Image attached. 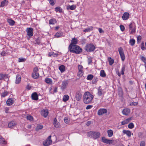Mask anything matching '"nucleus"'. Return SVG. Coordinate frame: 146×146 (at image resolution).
<instances>
[{"instance_id": "1", "label": "nucleus", "mask_w": 146, "mask_h": 146, "mask_svg": "<svg viewBox=\"0 0 146 146\" xmlns=\"http://www.w3.org/2000/svg\"><path fill=\"white\" fill-rule=\"evenodd\" d=\"M94 98V96L90 92H86L83 96L84 102L86 104H90L92 102Z\"/></svg>"}, {"instance_id": "2", "label": "nucleus", "mask_w": 146, "mask_h": 146, "mask_svg": "<svg viewBox=\"0 0 146 146\" xmlns=\"http://www.w3.org/2000/svg\"><path fill=\"white\" fill-rule=\"evenodd\" d=\"M68 49L70 52L77 54H80L82 51V49L79 46L76 45H72V44L69 45Z\"/></svg>"}, {"instance_id": "3", "label": "nucleus", "mask_w": 146, "mask_h": 146, "mask_svg": "<svg viewBox=\"0 0 146 146\" xmlns=\"http://www.w3.org/2000/svg\"><path fill=\"white\" fill-rule=\"evenodd\" d=\"M87 135L94 139H96L100 137V133L97 131H90L87 133Z\"/></svg>"}, {"instance_id": "4", "label": "nucleus", "mask_w": 146, "mask_h": 146, "mask_svg": "<svg viewBox=\"0 0 146 146\" xmlns=\"http://www.w3.org/2000/svg\"><path fill=\"white\" fill-rule=\"evenodd\" d=\"M85 50L87 52H91L94 51L95 49V46L92 44H87L85 47Z\"/></svg>"}, {"instance_id": "5", "label": "nucleus", "mask_w": 146, "mask_h": 146, "mask_svg": "<svg viewBox=\"0 0 146 146\" xmlns=\"http://www.w3.org/2000/svg\"><path fill=\"white\" fill-rule=\"evenodd\" d=\"M118 51L122 60L123 61L125 59V57L124 55L123 49L121 47L118 48Z\"/></svg>"}, {"instance_id": "6", "label": "nucleus", "mask_w": 146, "mask_h": 146, "mask_svg": "<svg viewBox=\"0 0 146 146\" xmlns=\"http://www.w3.org/2000/svg\"><path fill=\"white\" fill-rule=\"evenodd\" d=\"M38 69L37 68H35L34 69L33 72L32 74V76L34 79H37L38 78L39 75L38 72Z\"/></svg>"}, {"instance_id": "7", "label": "nucleus", "mask_w": 146, "mask_h": 146, "mask_svg": "<svg viewBox=\"0 0 146 146\" xmlns=\"http://www.w3.org/2000/svg\"><path fill=\"white\" fill-rule=\"evenodd\" d=\"M83 69V68L82 65H79L78 66V71L77 74L78 76L81 77L84 74Z\"/></svg>"}, {"instance_id": "8", "label": "nucleus", "mask_w": 146, "mask_h": 146, "mask_svg": "<svg viewBox=\"0 0 146 146\" xmlns=\"http://www.w3.org/2000/svg\"><path fill=\"white\" fill-rule=\"evenodd\" d=\"M51 136H49L48 138L43 142V144L44 146H47L50 145L52 143V141L51 139Z\"/></svg>"}, {"instance_id": "9", "label": "nucleus", "mask_w": 146, "mask_h": 146, "mask_svg": "<svg viewBox=\"0 0 146 146\" xmlns=\"http://www.w3.org/2000/svg\"><path fill=\"white\" fill-rule=\"evenodd\" d=\"M102 140L103 143L110 145L114 141L113 140H110L106 139L104 137H102Z\"/></svg>"}, {"instance_id": "10", "label": "nucleus", "mask_w": 146, "mask_h": 146, "mask_svg": "<svg viewBox=\"0 0 146 146\" xmlns=\"http://www.w3.org/2000/svg\"><path fill=\"white\" fill-rule=\"evenodd\" d=\"M33 29L32 27L27 28L26 30L27 35L29 37L32 36L33 35Z\"/></svg>"}, {"instance_id": "11", "label": "nucleus", "mask_w": 146, "mask_h": 146, "mask_svg": "<svg viewBox=\"0 0 146 146\" xmlns=\"http://www.w3.org/2000/svg\"><path fill=\"white\" fill-rule=\"evenodd\" d=\"M136 27L135 25L132 23H131L129 25V30L131 31L130 33L133 34L135 32Z\"/></svg>"}, {"instance_id": "12", "label": "nucleus", "mask_w": 146, "mask_h": 146, "mask_svg": "<svg viewBox=\"0 0 146 146\" xmlns=\"http://www.w3.org/2000/svg\"><path fill=\"white\" fill-rule=\"evenodd\" d=\"M107 110L105 108H101L99 109L97 112L98 115H101L107 112Z\"/></svg>"}, {"instance_id": "13", "label": "nucleus", "mask_w": 146, "mask_h": 146, "mask_svg": "<svg viewBox=\"0 0 146 146\" xmlns=\"http://www.w3.org/2000/svg\"><path fill=\"white\" fill-rule=\"evenodd\" d=\"M48 110L46 109L42 110L40 112L41 115L44 117H46L48 114Z\"/></svg>"}, {"instance_id": "14", "label": "nucleus", "mask_w": 146, "mask_h": 146, "mask_svg": "<svg viewBox=\"0 0 146 146\" xmlns=\"http://www.w3.org/2000/svg\"><path fill=\"white\" fill-rule=\"evenodd\" d=\"M98 95L99 96H103L105 93V92L104 91V90L102 89L101 88V86H100L98 89Z\"/></svg>"}, {"instance_id": "15", "label": "nucleus", "mask_w": 146, "mask_h": 146, "mask_svg": "<svg viewBox=\"0 0 146 146\" xmlns=\"http://www.w3.org/2000/svg\"><path fill=\"white\" fill-rule=\"evenodd\" d=\"M130 15L129 13L128 12H125L123 14V15L122 17V19L123 20H128L129 17Z\"/></svg>"}, {"instance_id": "16", "label": "nucleus", "mask_w": 146, "mask_h": 146, "mask_svg": "<svg viewBox=\"0 0 146 146\" xmlns=\"http://www.w3.org/2000/svg\"><path fill=\"white\" fill-rule=\"evenodd\" d=\"M68 84L67 81H63L61 84V88L62 90H64L66 88Z\"/></svg>"}, {"instance_id": "17", "label": "nucleus", "mask_w": 146, "mask_h": 146, "mask_svg": "<svg viewBox=\"0 0 146 146\" xmlns=\"http://www.w3.org/2000/svg\"><path fill=\"white\" fill-rule=\"evenodd\" d=\"M17 125L15 121H12L10 122L8 124V126L9 128H12L15 127Z\"/></svg>"}, {"instance_id": "18", "label": "nucleus", "mask_w": 146, "mask_h": 146, "mask_svg": "<svg viewBox=\"0 0 146 146\" xmlns=\"http://www.w3.org/2000/svg\"><path fill=\"white\" fill-rule=\"evenodd\" d=\"M130 111V110L129 109L126 108L123 110L122 113L123 115H127L129 113Z\"/></svg>"}, {"instance_id": "19", "label": "nucleus", "mask_w": 146, "mask_h": 146, "mask_svg": "<svg viewBox=\"0 0 146 146\" xmlns=\"http://www.w3.org/2000/svg\"><path fill=\"white\" fill-rule=\"evenodd\" d=\"M14 102V99L12 98L8 99L6 101V104L8 106H10L12 105Z\"/></svg>"}, {"instance_id": "20", "label": "nucleus", "mask_w": 146, "mask_h": 146, "mask_svg": "<svg viewBox=\"0 0 146 146\" xmlns=\"http://www.w3.org/2000/svg\"><path fill=\"white\" fill-rule=\"evenodd\" d=\"M81 97L82 94L80 92H77L76 93L75 95V98L77 101L80 100L81 98Z\"/></svg>"}, {"instance_id": "21", "label": "nucleus", "mask_w": 146, "mask_h": 146, "mask_svg": "<svg viewBox=\"0 0 146 146\" xmlns=\"http://www.w3.org/2000/svg\"><path fill=\"white\" fill-rule=\"evenodd\" d=\"M53 124L54 126L56 128H58L60 127V123L57 122V119L56 118L54 119Z\"/></svg>"}, {"instance_id": "22", "label": "nucleus", "mask_w": 146, "mask_h": 146, "mask_svg": "<svg viewBox=\"0 0 146 146\" xmlns=\"http://www.w3.org/2000/svg\"><path fill=\"white\" fill-rule=\"evenodd\" d=\"M21 80V77L20 75L18 74L16 76L15 83L17 84H19Z\"/></svg>"}, {"instance_id": "23", "label": "nucleus", "mask_w": 146, "mask_h": 146, "mask_svg": "<svg viewBox=\"0 0 146 146\" xmlns=\"http://www.w3.org/2000/svg\"><path fill=\"white\" fill-rule=\"evenodd\" d=\"M32 99L34 100H37L38 99V96L36 92H34L31 95Z\"/></svg>"}, {"instance_id": "24", "label": "nucleus", "mask_w": 146, "mask_h": 146, "mask_svg": "<svg viewBox=\"0 0 146 146\" xmlns=\"http://www.w3.org/2000/svg\"><path fill=\"white\" fill-rule=\"evenodd\" d=\"M7 21L9 23V24L11 26H13L15 23V21L11 19H7Z\"/></svg>"}, {"instance_id": "25", "label": "nucleus", "mask_w": 146, "mask_h": 146, "mask_svg": "<svg viewBox=\"0 0 146 146\" xmlns=\"http://www.w3.org/2000/svg\"><path fill=\"white\" fill-rule=\"evenodd\" d=\"M76 8V6L75 5H73L71 6L70 5H68L67 6V9L68 10H74Z\"/></svg>"}, {"instance_id": "26", "label": "nucleus", "mask_w": 146, "mask_h": 146, "mask_svg": "<svg viewBox=\"0 0 146 146\" xmlns=\"http://www.w3.org/2000/svg\"><path fill=\"white\" fill-rule=\"evenodd\" d=\"M123 133L124 134H126L128 137H129L131 136V132L130 131L124 130L123 131Z\"/></svg>"}, {"instance_id": "27", "label": "nucleus", "mask_w": 146, "mask_h": 146, "mask_svg": "<svg viewBox=\"0 0 146 146\" xmlns=\"http://www.w3.org/2000/svg\"><path fill=\"white\" fill-rule=\"evenodd\" d=\"M57 21L56 19L54 18L50 19L49 21V23L50 25H54L56 23Z\"/></svg>"}, {"instance_id": "28", "label": "nucleus", "mask_w": 146, "mask_h": 146, "mask_svg": "<svg viewBox=\"0 0 146 146\" xmlns=\"http://www.w3.org/2000/svg\"><path fill=\"white\" fill-rule=\"evenodd\" d=\"M131 120V118H128L126 119L121 122V123L122 125H124L127 124Z\"/></svg>"}, {"instance_id": "29", "label": "nucleus", "mask_w": 146, "mask_h": 146, "mask_svg": "<svg viewBox=\"0 0 146 146\" xmlns=\"http://www.w3.org/2000/svg\"><path fill=\"white\" fill-rule=\"evenodd\" d=\"M78 40L77 39L74 38L71 40V43L70 44H72V45H76L78 43Z\"/></svg>"}, {"instance_id": "30", "label": "nucleus", "mask_w": 146, "mask_h": 146, "mask_svg": "<svg viewBox=\"0 0 146 146\" xmlns=\"http://www.w3.org/2000/svg\"><path fill=\"white\" fill-rule=\"evenodd\" d=\"M44 81L47 84H52V81L51 79L48 78H46L45 79Z\"/></svg>"}, {"instance_id": "31", "label": "nucleus", "mask_w": 146, "mask_h": 146, "mask_svg": "<svg viewBox=\"0 0 146 146\" xmlns=\"http://www.w3.org/2000/svg\"><path fill=\"white\" fill-rule=\"evenodd\" d=\"M107 132L108 135V136L109 137H111L113 135V131L111 129H109L107 131Z\"/></svg>"}, {"instance_id": "32", "label": "nucleus", "mask_w": 146, "mask_h": 146, "mask_svg": "<svg viewBox=\"0 0 146 146\" xmlns=\"http://www.w3.org/2000/svg\"><path fill=\"white\" fill-rule=\"evenodd\" d=\"M69 97L68 95H65L63 97V101L64 102H67L69 100Z\"/></svg>"}, {"instance_id": "33", "label": "nucleus", "mask_w": 146, "mask_h": 146, "mask_svg": "<svg viewBox=\"0 0 146 146\" xmlns=\"http://www.w3.org/2000/svg\"><path fill=\"white\" fill-rule=\"evenodd\" d=\"M100 76L102 77H104L106 76V74L104 70H102L100 71Z\"/></svg>"}, {"instance_id": "34", "label": "nucleus", "mask_w": 146, "mask_h": 146, "mask_svg": "<svg viewBox=\"0 0 146 146\" xmlns=\"http://www.w3.org/2000/svg\"><path fill=\"white\" fill-rule=\"evenodd\" d=\"M65 66L63 65H61L59 67V69L61 72H63L65 70Z\"/></svg>"}, {"instance_id": "35", "label": "nucleus", "mask_w": 146, "mask_h": 146, "mask_svg": "<svg viewBox=\"0 0 146 146\" xmlns=\"http://www.w3.org/2000/svg\"><path fill=\"white\" fill-rule=\"evenodd\" d=\"M8 3V1L7 0H4L2 1L1 3V7H3L7 5Z\"/></svg>"}, {"instance_id": "36", "label": "nucleus", "mask_w": 146, "mask_h": 146, "mask_svg": "<svg viewBox=\"0 0 146 146\" xmlns=\"http://www.w3.org/2000/svg\"><path fill=\"white\" fill-rule=\"evenodd\" d=\"M63 33L61 32H58L55 35V37L57 38L59 37L62 36Z\"/></svg>"}, {"instance_id": "37", "label": "nucleus", "mask_w": 146, "mask_h": 146, "mask_svg": "<svg viewBox=\"0 0 146 146\" xmlns=\"http://www.w3.org/2000/svg\"><path fill=\"white\" fill-rule=\"evenodd\" d=\"M140 58L142 61L145 64H146V57L141 55L140 56Z\"/></svg>"}, {"instance_id": "38", "label": "nucleus", "mask_w": 146, "mask_h": 146, "mask_svg": "<svg viewBox=\"0 0 146 146\" xmlns=\"http://www.w3.org/2000/svg\"><path fill=\"white\" fill-rule=\"evenodd\" d=\"M108 61L110 65H112L114 62V60L110 57L108 58Z\"/></svg>"}, {"instance_id": "39", "label": "nucleus", "mask_w": 146, "mask_h": 146, "mask_svg": "<svg viewBox=\"0 0 146 146\" xmlns=\"http://www.w3.org/2000/svg\"><path fill=\"white\" fill-rule=\"evenodd\" d=\"M135 40L133 39H131L129 41V43L131 46H133L135 43Z\"/></svg>"}, {"instance_id": "40", "label": "nucleus", "mask_w": 146, "mask_h": 146, "mask_svg": "<svg viewBox=\"0 0 146 146\" xmlns=\"http://www.w3.org/2000/svg\"><path fill=\"white\" fill-rule=\"evenodd\" d=\"M9 93L7 91H5L1 94V97H4L8 95Z\"/></svg>"}, {"instance_id": "41", "label": "nucleus", "mask_w": 146, "mask_h": 146, "mask_svg": "<svg viewBox=\"0 0 146 146\" xmlns=\"http://www.w3.org/2000/svg\"><path fill=\"white\" fill-rule=\"evenodd\" d=\"M7 76L6 74H0V80L4 79L6 77H7Z\"/></svg>"}, {"instance_id": "42", "label": "nucleus", "mask_w": 146, "mask_h": 146, "mask_svg": "<svg viewBox=\"0 0 146 146\" xmlns=\"http://www.w3.org/2000/svg\"><path fill=\"white\" fill-rule=\"evenodd\" d=\"M55 10L56 12H61L62 11V9L60 7H58L55 8Z\"/></svg>"}, {"instance_id": "43", "label": "nucleus", "mask_w": 146, "mask_h": 146, "mask_svg": "<svg viewBox=\"0 0 146 146\" xmlns=\"http://www.w3.org/2000/svg\"><path fill=\"white\" fill-rule=\"evenodd\" d=\"M94 77V76L92 74L88 75L87 77V79L88 80H91Z\"/></svg>"}, {"instance_id": "44", "label": "nucleus", "mask_w": 146, "mask_h": 146, "mask_svg": "<svg viewBox=\"0 0 146 146\" xmlns=\"http://www.w3.org/2000/svg\"><path fill=\"white\" fill-rule=\"evenodd\" d=\"M125 65H123L122 66L121 72V74L122 75H123L124 74V71H125Z\"/></svg>"}, {"instance_id": "45", "label": "nucleus", "mask_w": 146, "mask_h": 146, "mask_svg": "<svg viewBox=\"0 0 146 146\" xmlns=\"http://www.w3.org/2000/svg\"><path fill=\"white\" fill-rule=\"evenodd\" d=\"M26 60V58H19L18 62H23L25 61Z\"/></svg>"}, {"instance_id": "46", "label": "nucleus", "mask_w": 146, "mask_h": 146, "mask_svg": "<svg viewBox=\"0 0 146 146\" xmlns=\"http://www.w3.org/2000/svg\"><path fill=\"white\" fill-rule=\"evenodd\" d=\"M0 143L2 144H5L6 142L5 139L2 138H0Z\"/></svg>"}, {"instance_id": "47", "label": "nucleus", "mask_w": 146, "mask_h": 146, "mask_svg": "<svg viewBox=\"0 0 146 146\" xmlns=\"http://www.w3.org/2000/svg\"><path fill=\"white\" fill-rule=\"evenodd\" d=\"M43 128V126L42 125H38L36 127V129L37 130L41 129Z\"/></svg>"}, {"instance_id": "48", "label": "nucleus", "mask_w": 146, "mask_h": 146, "mask_svg": "<svg viewBox=\"0 0 146 146\" xmlns=\"http://www.w3.org/2000/svg\"><path fill=\"white\" fill-rule=\"evenodd\" d=\"M134 127L133 123H130L128 125V127L130 129H132Z\"/></svg>"}, {"instance_id": "49", "label": "nucleus", "mask_w": 146, "mask_h": 146, "mask_svg": "<svg viewBox=\"0 0 146 146\" xmlns=\"http://www.w3.org/2000/svg\"><path fill=\"white\" fill-rule=\"evenodd\" d=\"M27 119L30 121H32L33 119V117L30 115H28L27 117Z\"/></svg>"}, {"instance_id": "50", "label": "nucleus", "mask_w": 146, "mask_h": 146, "mask_svg": "<svg viewBox=\"0 0 146 146\" xmlns=\"http://www.w3.org/2000/svg\"><path fill=\"white\" fill-rule=\"evenodd\" d=\"M50 3L52 5H54L55 4V0H48Z\"/></svg>"}, {"instance_id": "51", "label": "nucleus", "mask_w": 146, "mask_h": 146, "mask_svg": "<svg viewBox=\"0 0 146 146\" xmlns=\"http://www.w3.org/2000/svg\"><path fill=\"white\" fill-rule=\"evenodd\" d=\"M91 30V29L90 28H86V29H85L84 31H83L84 32H89L90 31V30Z\"/></svg>"}, {"instance_id": "52", "label": "nucleus", "mask_w": 146, "mask_h": 146, "mask_svg": "<svg viewBox=\"0 0 146 146\" xmlns=\"http://www.w3.org/2000/svg\"><path fill=\"white\" fill-rule=\"evenodd\" d=\"M64 121L65 123L66 124L68 123L69 122L68 119L67 117H66L64 118Z\"/></svg>"}, {"instance_id": "53", "label": "nucleus", "mask_w": 146, "mask_h": 146, "mask_svg": "<svg viewBox=\"0 0 146 146\" xmlns=\"http://www.w3.org/2000/svg\"><path fill=\"white\" fill-rule=\"evenodd\" d=\"M98 81V78L97 77L95 78L92 80V82L93 84H95Z\"/></svg>"}, {"instance_id": "54", "label": "nucleus", "mask_w": 146, "mask_h": 146, "mask_svg": "<svg viewBox=\"0 0 146 146\" xmlns=\"http://www.w3.org/2000/svg\"><path fill=\"white\" fill-rule=\"evenodd\" d=\"M141 49L143 50H144L146 49L145 47L144 46V43H142L141 45Z\"/></svg>"}, {"instance_id": "55", "label": "nucleus", "mask_w": 146, "mask_h": 146, "mask_svg": "<svg viewBox=\"0 0 146 146\" xmlns=\"http://www.w3.org/2000/svg\"><path fill=\"white\" fill-rule=\"evenodd\" d=\"M93 107L92 105H89L87 106L86 107V110H89L91 109Z\"/></svg>"}, {"instance_id": "56", "label": "nucleus", "mask_w": 146, "mask_h": 146, "mask_svg": "<svg viewBox=\"0 0 146 146\" xmlns=\"http://www.w3.org/2000/svg\"><path fill=\"white\" fill-rule=\"evenodd\" d=\"M32 86L29 84H28L26 87V88L28 90H30L31 89Z\"/></svg>"}, {"instance_id": "57", "label": "nucleus", "mask_w": 146, "mask_h": 146, "mask_svg": "<svg viewBox=\"0 0 146 146\" xmlns=\"http://www.w3.org/2000/svg\"><path fill=\"white\" fill-rule=\"evenodd\" d=\"M137 42L140 41L141 39V36L140 35L138 36L137 38Z\"/></svg>"}, {"instance_id": "58", "label": "nucleus", "mask_w": 146, "mask_h": 146, "mask_svg": "<svg viewBox=\"0 0 146 146\" xmlns=\"http://www.w3.org/2000/svg\"><path fill=\"white\" fill-rule=\"evenodd\" d=\"M120 28L121 30L122 31H124L125 29V27H124L123 25H121L120 26Z\"/></svg>"}, {"instance_id": "59", "label": "nucleus", "mask_w": 146, "mask_h": 146, "mask_svg": "<svg viewBox=\"0 0 146 146\" xmlns=\"http://www.w3.org/2000/svg\"><path fill=\"white\" fill-rule=\"evenodd\" d=\"M145 142L143 141H142L141 142L140 146H145Z\"/></svg>"}, {"instance_id": "60", "label": "nucleus", "mask_w": 146, "mask_h": 146, "mask_svg": "<svg viewBox=\"0 0 146 146\" xmlns=\"http://www.w3.org/2000/svg\"><path fill=\"white\" fill-rule=\"evenodd\" d=\"M92 123V121H88L86 123V125L87 126H89Z\"/></svg>"}, {"instance_id": "61", "label": "nucleus", "mask_w": 146, "mask_h": 146, "mask_svg": "<svg viewBox=\"0 0 146 146\" xmlns=\"http://www.w3.org/2000/svg\"><path fill=\"white\" fill-rule=\"evenodd\" d=\"M5 52L4 51L2 52L1 53V55L2 56H4L5 55Z\"/></svg>"}, {"instance_id": "62", "label": "nucleus", "mask_w": 146, "mask_h": 146, "mask_svg": "<svg viewBox=\"0 0 146 146\" xmlns=\"http://www.w3.org/2000/svg\"><path fill=\"white\" fill-rule=\"evenodd\" d=\"M98 31H99V32L100 33H102L104 32V31H103L102 29L101 28H99V29Z\"/></svg>"}, {"instance_id": "63", "label": "nucleus", "mask_w": 146, "mask_h": 146, "mask_svg": "<svg viewBox=\"0 0 146 146\" xmlns=\"http://www.w3.org/2000/svg\"><path fill=\"white\" fill-rule=\"evenodd\" d=\"M137 103H136V102H133V103H132V105H134V106H136L137 105Z\"/></svg>"}, {"instance_id": "64", "label": "nucleus", "mask_w": 146, "mask_h": 146, "mask_svg": "<svg viewBox=\"0 0 146 146\" xmlns=\"http://www.w3.org/2000/svg\"><path fill=\"white\" fill-rule=\"evenodd\" d=\"M31 127V126L30 125H28L27 126V128L28 129H30Z\"/></svg>"}]
</instances>
